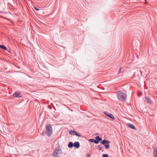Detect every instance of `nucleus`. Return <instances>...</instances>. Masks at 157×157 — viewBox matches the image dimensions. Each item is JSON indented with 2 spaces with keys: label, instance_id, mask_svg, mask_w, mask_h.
I'll list each match as a JSON object with an SVG mask.
<instances>
[{
  "label": "nucleus",
  "instance_id": "obj_1",
  "mask_svg": "<svg viewBox=\"0 0 157 157\" xmlns=\"http://www.w3.org/2000/svg\"><path fill=\"white\" fill-rule=\"evenodd\" d=\"M117 96L118 100L121 101H124L127 98L125 94L121 91H119L117 94Z\"/></svg>",
  "mask_w": 157,
  "mask_h": 157
},
{
  "label": "nucleus",
  "instance_id": "obj_2",
  "mask_svg": "<svg viewBox=\"0 0 157 157\" xmlns=\"http://www.w3.org/2000/svg\"><path fill=\"white\" fill-rule=\"evenodd\" d=\"M46 134L48 137H50L52 134V127L50 124L46 126Z\"/></svg>",
  "mask_w": 157,
  "mask_h": 157
},
{
  "label": "nucleus",
  "instance_id": "obj_3",
  "mask_svg": "<svg viewBox=\"0 0 157 157\" xmlns=\"http://www.w3.org/2000/svg\"><path fill=\"white\" fill-rule=\"evenodd\" d=\"M109 143L110 142L108 140H104L101 142V144H104L105 147V148L108 149L109 147Z\"/></svg>",
  "mask_w": 157,
  "mask_h": 157
},
{
  "label": "nucleus",
  "instance_id": "obj_4",
  "mask_svg": "<svg viewBox=\"0 0 157 157\" xmlns=\"http://www.w3.org/2000/svg\"><path fill=\"white\" fill-rule=\"evenodd\" d=\"M69 133H70L71 135H75L76 136H77L78 137L81 136V135H79L77 133V132L76 131H70L69 132Z\"/></svg>",
  "mask_w": 157,
  "mask_h": 157
},
{
  "label": "nucleus",
  "instance_id": "obj_5",
  "mask_svg": "<svg viewBox=\"0 0 157 157\" xmlns=\"http://www.w3.org/2000/svg\"><path fill=\"white\" fill-rule=\"evenodd\" d=\"M105 114L107 116L110 117L111 119L113 120L114 119V116L111 113H109L107 112H105Z\"/></svg>",
  "mask_w": 157,
  "mask_h": 157
},
{
  "label": "nucleus",
  "instance_id": "obj_6",
  "mask_svg": "<svg viewBox=\"0 0 157 157\" xmlns=\"http://www.w3.org/2000/svg\"><path fill=\"white\" fill-rule=\"evenodd\" d=\"M21 96V94L18 92H15L13 94V97L14 98H18L20 97Z\"/></svg>",
  "mask_w": 157,
  "mask_h": 157
},
{
  "label": "nucleus",
  "instance_id": "obj_7",
  "mask_svg": "<svg viewBox=\"0 0 157 157\" xmlns=\"http://www.w3.org/2000/svg\"><path fill=\"white\" fill-rule=\"evenodd\" d=\"M74 146L76 148H78L80 147V144L78 142H75L74 144Z\"/></svg>",
  "mask_w": 157,
  "mask_h": 157
},
{
  "label": "nucleus",
  "instance_id": "obj_8",
  "mask_svg": "<svg viewBox=\"0 0 157 157\" xmlns=\"http://www.w3.org/2000/svg\"><path fill=\"white\" fill-rule=\"evenodd\" d=\"M127 125H128V126L130 128H131L133 129H136L135 127L134 126L133 124H132L128 123V124Z\"/></svg>",
  "mask_w": 157,
  "mask_h": 157
},
{
  "label": "nucleus",
  "instance_id": "obj_9",
  "mask_svg": "<svg viewBox=\"0 0 157 157\" xmlns=\"http://www.w3.org/2000/svg\"><path fill=\"white\" fill-rule=\"evenodd\" d=\"M89 141H90L91 142H94L96 144H98V142H97V141H96V140L93 139H90L89 140Z\"/></svg>",
  "mask_w": 157,
  "mask_h": 157
},
{
  "label": "nucleus",
  "instance_id": "obj_10",
  "mask_svg": "<svg viewBox=\"0 0 157 157\" xmlns=\"http://www.w3.org/2000/svg\"><path fill=\"white\" fill-rule=\"evenodd\" d=\"M154 154L155 157H157V147H155L154 149Z\"/></svg>",
  "mask_w": 157,
  "mask_h": 157
},
{
  "label": "nucleus",
  "instance_id": "obj_11",
  "mask_svg": "<svg viewBox=\"0 0 157 157\" xmlns=\"http://www.w3.org/2000/svg\"><path fill=\"white\" fill-rule=\"evenodd\" d=\"M95 139L97 140L96 141H97L98 143L99 141H101L102 140V139L101 138H100L98 136H97L96 137Z\"/></svg>",
  "mask_w": 157,
  "mask_h": 157
},
{
  "label": "nucleus",
  "instance_id": "obj_12",
  "mask_svg": "<svg viewBox=\"0 0 157 157\" xmlns=\"http://www.w3.org/2000/svg\"><path fill=\"white\" fill-rule=\"evenodd\" d=\"M59 153L55 151L53 153L52 155L54 157H57L58 155L59 154Z\"/></svg>",
  "mask_w": 157,
  "mask_h": 157
},
{
  "label": "nucleus",
  "instance_id": "obj_13",
  "mask_svg": "<svg viewBox=\"0 0 157 157\" xmlns=\"http://www.w3.org/2000/svg\"><path fill=\"white\" fill-rule=\"evenodd\" d=\"M145 98L146 100V101L148 103H151V99L145 96Z\"/></svg>",
  "mask_w": 157,
  "mask_h": 157
},
{
  "label": "nucleus",
  "instance_id": "obj_14",
  "mask_svg": "<svg viewBox=\"0 0 157 157\" xmlns=\"http://www.w3.org/2000/svg\"><path fill=\"white\" fill-rule=\"evenodd\" d=\"M68 146V147L71 148L74 146V144L72 142H71L69 143Z\"/></svg>",
  "mask_w": 157,
  "mask_h": 157
},
{
  "label": "nucleus",
  "instance_id": "obj_15",
  "mask_svg": "<svg viewBox=\"0 0 157 157\" xmlns=\"http://www.w3.org/2000/svg\"><path fill=\"white\" fill-rule=\"evenodd\" d=\"M61 151V149L59 148V146L57 147L55 150V151L59 153V152Z\"/></svg>",
  "mask_w": 157,
  "mask_h": 157
},
{
  "label": "nucleus",
  "instance_id": "obj_16",
  "mask_svg": "<svg viewBox=\"0 0 157 157\" xmlns=\"http://www.w3.org/2000/svg\"><path fill=\"white\" fill-rule=\"evenodd\" d=\"M0 48L4 50L6 49V47L3 45H0Z\"/></svg>",
  "mask_w": 157,
  "mask_h": 157
},
{
  "label": "nucleus",
  "instance_id": "obj_17",
  "mask_svg": "<svg viewBox=\"0 0 157 157\" xmlns=\"http://www.w3.org/2000/svg\"><path fill=\"white\" fill-rule=\"evenodd\" d=\"M103 157H109V155L107 154H104L102 155Z\"/></svg>",
  "mask_w": 157,
  "mask_h": 157
},
{
  "label": "nucleus",
  "instance_id": "obj_18",
  "mask_svg": "<svg viewBox=\"0 0 157 157\" xmlns=\"http://www.w3.org/2000/svg\"><path fill=\"white\" fill-rule=\"evenodd\" d=\"M99 149L100 150H101V151H103V147H99Z\"/></svg>",
  "mask_w": 157,
  "mask_h": 157
},
{
  "label": "nucleus",
  "instance_id": "obj_19",
  "mask_svg": "<svg viewBox=\"0 0 157 157\" xmlns=\"http://www.w3.org/2000/svg\"><path fill=\"white\" fill-rule=\"evenodd\" d=\"M121 68L120 67L119 71V72H118L119 74L121 72Z\"/></svg>",
  "mask_w": 157,
  "mask_h": 157
},
{
  "label": "nucleus",
  "instance_id": "obj_20",
  "mask_svg": "<svg viewBox=\"0 0 157 157\" xmlns=\"http://www.w3.org/2000/svg\"><path fill=\"white\" fill-rule=\"evenodd\" d=\"M90 157V154H87V157Z\"/></svg>",
  "mask_w": 157,
  "mask_h": 157
},
{
  "label": "nucleus",
  "instance_id": "obj_21",
  "mask_svg": "<svg viewBox=\"0 0 157 157\" xmlns=\"http://www.w3.org/2000/svg\"><path fill=\"white\" fill-rule=\"evenodd\" d=\"M34 8H35V9L36 10L38 11V10H39L38 9V8H36L34 7Z\"/></svg>",
  "mask_w": 157,
  "mask_h": 157
},
{
  "label": "nucleus",
  "instance_id": "obj_22",
  "mask_svg": "<svg viewBox=\"0 0 157 157\" xmlns=\"http://www.w3.org/2000/svg\"><path fill=\"white\" fill-rule=\"evenodd\" d=\"M50 108L51 109H52V108L51 107H50Z\"/></svg>",
  "mask_w": 157,
  "mask_h": 157
},
{
  "label": "nucleus",
  "instance_id": "obj_23",
  "mask_svg": "<svg viewBox=\"0 0 157 157\" xmlns=\"http://www.w3.org/2000/svg\"><path fill=\"white\" fill-rule=\"evenodd\" d=\"M50 108L51 109H52V108L51 107H50Z\"/></svg>",
  "mask_w": 157,
  "mask_h": 157
}]
</instances>
